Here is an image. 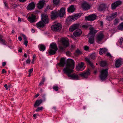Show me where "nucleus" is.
I'll use <instances>...</instances> for the list:
<instances>
[{
	"label": "nucleus",
	"instance_id": "f257e3e1",
	"mask_svg": "<svg viewBox=\"0 0 123 123\" xmlns=\"http://www.w3.org/2000/svg\"><path fill=\"white\" fill-rule=\"evenodd\" d=\"M74 67V62L72 59H68L67 62L65 67L63 70L65 74H67L68 76L73 79L79 80V76L76 74H72L73 72V69Z\"/></svg>",
	"mask_w": 123,
	"mask_h": 123
},
{
	"label": "nucleus",
	"instance_id": "f03ea898",
	"mask_svg": "<svg viewBox=\"0 0 123 123\" xmlns=\"http://www.w3.org/2000/svg\"><path fill=\"white\" fill-rule=\"evenodd\" d=\"M42 20L43 22L40 21L37 23L36 25L37 27L43 28L45 25V24L49 23V19L47 15L45 14L42 15Z\"/></svg>",
	"mask_w": 123,
	"mask_h": 123
},
{
	"label": "nucleus",
	"instance_id": "7ed1b4c3",
	"mask_svg": "<svg viewBox=\"0 0 123 123\" xmlns=\"http://www.w3.org/2000/svg\"><path fill=\"white\" fill-rule=\"evenodd\" d=\"M108 69H103L100 71L99 77L102 81L106 79L108 76Z\"/></svg>",
	"mask_w": 123,
	"mask_h": 123
},
{
	"label": "nucleus",
	"instance_id": "20e7f679",
	"mask_svg": "<svg viewBox=\"0 0 123 123\" xmlns=\"http://www.w3.org/2000/svg\"><path fill=\"white\" fill-rule=\"evenodd\" d=\"M62 43V45H60L59 46V48L61 50H63L66 47H67L69 45L68 41L67 39L65 38H62L61 40Z\"/></svg>",
	"mask_w": 123,
	"mask_h": 123
},
{
	"label": "nucleus",
	"instance_id": "39448f33",
	"mask_svg": "<svg viewBox=\"0 0 123 123\" xmlns=\"http://www.w3.org/2000/svg\"><path fill=\"white\" fill-rule=\"evenodd\" d=\"M50 47L51 49H50L49 51V54L51 55L54 54L57 50L56 44L55 43H53L50 44Z\"/></svg>",
	"mask_w": 123,
	"mask_h": 123
},
{
	"label": "nucleus",
	"instance_id": "423d86ee",
	"mask_svg": "<svg viewBox=\"0 0 123 123\" xmlns=\"http://www.w3.org/2000/svg\"><path fill=\"white\" fill-rule=\"evenodd\" d=\"M96 58V56L95 53H92L91 54L89 57H86L85 58V61L87 62L92 68H94V66L93 64L92 63L91 59H94Z\"/></svg>",
	"mask_w": 123,
	"mask_h": 123
},
{
	"label": "nucleus",
	"instance_id": "0eeeda50",
	"mask_svg": "<svg viewBox=\"0 0 123 123\" xmlns=\"http://www.w3.org/2000/svg\"><path fill=\"white\" fill-rule=\"evenodd\" d=\"M61 25L59 23L55 24L51 26V29L54 31L56 32L59 31L62 28Z\"/></svg>",
	"mask_w": 123,
	"mask_h": 123
},
{
	"label": "nucleus",
	"instance_id": "6e6552de",
	"mask_svg": "<svg viewBox=\"0 0 123 123\" xmlns=\"http://www.w3.org/2000/svg\"><path fill=\"white\" fill-rule=\"evenodd\" d=\"M90 70L88 69L86 71L80 73L79 75L84 78H87L90 74Z\"/></svg>",
	"mask_w": 123,
	"mask_h": 123
},
{
	"label": "nucleus",
	"instance_id": "1a4fd4ad",
	"mask_svg": "<svg viewBox=\"0 0 123 123\" xmlns=\"http://www.w3.org/2000/svg\"><path fill=\"white\" fill-rule=\"evenodd\" d=\"M84 63L81 62L78 64L77 66H76V69L77 71H81L83 70L85 67L84 66Z\"/></svg>",
	"mask_w": 123,
	"mask_h": 123
},
{
	"label": "nucleus",
	"instance_id": "9d476101",
	"mask_svg": "<svg viewBox=\"0 0 123 123\" xmlns=\"http://www.w3.org/2000/svg\"><path fill=\"white\" fill-rule=\"evenodd\" d=\"M104 37V35L102 33L98 34L96 37V41L97 43H99Z\"/></svg>",
	"mask_w": 123,
	"mask_h": 123
},
{
	"label": "nucleus",
	"instance_id": "9b49d317",
	"mask_svg": "<svg viewBox=\"0 0 123 123\" xmlns=\"http://www.w3.org/2000/svg\"><path fill=\"white\" fill-rule=\"evenodd\" d=\"M96 15L94 14H91L87 17H86L85 19L86 20L89 21H93L96 18Z\"/></svg>",
	"mask_w": 123,
	"mask_h": 123
},
{
	"label": "nucleus",
	"instance_id": "f8f14e48",
	"mask_svg": "<svg viewBox=\"0 0 123 123\" xmlns=\"http://www.w3.org/2000/svg\"><path fill=\"white\" fill-rule=\"evenodd\" d=\"M58 12V16L60 17H63L65 14V9L64 8H61L59 11H57Z\"/></svg>",
	"mask_w": 123,
	"mask_h": 123
},
{
	"label": "nucleus",
	"instance_id": "ddd939ff",
	"mask_svg": "<svg viewBox=\"0 0 123 123\" xmlns=\"http://www.w3.org/2000/svg\"><path fill=\"white\" fill-rule=\"evenodd\" d=\"M122 3L121 1H117L112 3L111 5L112 8L113 9H115L116 7L121 5Z\"/></svg>",
	"mask_w": 123,
	"mask_h": 123
},
{
	"label": "nucleus",
	"instance_id": "4468645a",
	"mask_svg": "<svg viewBox=\"0 0 123 123\" xmlns=\"http://www.w3.org/2000/svg\"><path fill=\"white\" fill-rule=\"evenodd\" d=\"M79 24H74L72 25L69 28V31L70 32L73 31L74 30L79 28Z\"/></svg>",
	"mask_w": 123,
	"mask_h": 123
},
{
	"label": "nucleus",
	"instance_id": "2eb2a0df",
	"mask_svg": "<svg viewBox=\"0 0 123 123\" xmlns=\"http://www.w3.org/2000/svg\"><path fill=\"white\" fill-rule=\"evenodd\" d=\"M28 19L31 23H33L36 21V17L34 15L31 14L28 17Z\"/></svg>",
	"mask_w": 123,
	"mask_h": 123
},
{
	"label": "nucleus",
	"instance_id": "dca6fc26",
	"mask_svg": "<svg viewBox=\"0 0 123 123\" xmlns=\"http://www.w3.org/2000/svg\"><path fill=\"white\" fill-rule=\"evenodd\" d=\"M51 18L52 19H54L58 16V12L56 10L53 11L51 12Z\"/></svg>",
	"mask_w": 123,
	"mask_h": 123
},
{
	"label": "nucleus",
	"instance_id": "f3484780",
	"mask_svg": "<svg viewBox=\"0 0 123 123\" xmlns=\"http://www.w3.org/2000/svg\"><path fill=\"white\" fill-rule=\"evenodd\" d=\"M81 7L83 9L86 10L90 9V7L89 4L86 2H85L82 4Z\"/></svg>",
	"mask_w": 123,
	"mask_h": 123
},
{
	"label": "nucleus",
	"instance_id": "a211bd4d",
	"mask_svg": "<svg viewBox=\"0 0 123 123\" xmlns=\"http://www.w3.org/2000/svg\"><path fill=\"white\" fill-rule=\"evenodd\" d=\"M35 7V4L34 2L30 3L27 7V8L28 10H31L34 9Z\"/></svg>",
	"mask_w": 123,
	"mask_h": 123
},
{
	"label": "nucleus",
	"instance_id": "6ab92c4d",
	"mask_svg": "<svg viewBox=\"0 0 123 123\" xmlns=\"http://www.w3.org/2000/svg\"><path fill=\"white\" fill-rule=\"evenodd\" d=\"M90 32L88 34V36L92 35H94V34L97 33L98 31L97 30L94 29L93 27H90L89 28Z\"/></svg>",
	"mask_w": 123,
	"mask_h": 123
},
{
	"label": "nucleus",
	"instance_id": "aec40b11",
	"mask_svg": "<svg viewBox=\"0 0 123 123\" xmlns=\"http://www.w3.org/2000/svg\"><path fill=\"white\" fill-rule=\"evenodd\" d=\"M65 63V60L64 58H63L61 59L60 62L58 63V65L60 67H63L64 66Z\"/></svg>",
	"mask_w": 123,
	"mask_h": 123
},
{
	"label": "nucleus",
	"instance_id": "412c9836",
	"mask_svg": "<svg viewBox=\"0 0 123 123\" xmlns=\"http://www.w3.org/2000/svg\"><path fill=\"white\" fill-rule=\"evenodd\" d=\"M106 4H101L98 8V10L100 11L105 10L106 8Z\"/></svg>",
	"mask_w": 123,
	"mask_h": 123
},
{
	"label": "nucleus",
	"instance_id": "4be33fe9",
	"mask_svg": "<svg viewBox=\"0 0 123 123\" xmlns=\"http://www.w3.org/2000/svg\"><path fill=\"white\" fill-rule=\"evenodd\" d=\"M81 33L82 32L81 30L80 29H78L74 32L73 35L74 36L76 37H78L81 35Z\"/></svg>",
	"mask_w": 123,
	"mask_h": 123
},
{
	"label": "nucleus",
	"instance_id": "5701e85b",
	"mask_svg": "<svg viewBox=\"0 0 123 123\" xmlns=\"http://www.w3.org/2000/svg\"><path fill=\"white\" fill-rule=\"evenodd\" d=\"M44 3V1L43 0L41 1L38 3L37 7L39 9L42 8L43 6Z\"/></svg>",
	"mask_w": 123,
	"mask_h": 123
},
{
	"label": "nucleus",
	"instance_id": "b1692460",
	"mask_svg": "<svg viewBox=\"0 0 123 123\" xmlns=\"http://www.w3.org/2000/svg\"><path fill=\"white\" fill-rule=\"evenodd\" d=\"M90 36V37L89 38V42L91 44H92L94 42V35H91Z\"/></svg>",
	"mask_w": 123,
	"mask_h": 123
},
{
	"label": "nucleus",
	"instance_id": "393cba45",
	"mask_svg": "<svg viewBox=\"0 0 123 123\" xmlns=\"http://www.w3.org/2000/svg\"><path fill=\"white\" fill-rule=\"evenodd\" d=\"M122 64L121 61L119 59H117L116 61L115 66L117 68H118Z\"/></svg>",
	"mask_w": 123,
	"mask_h": 123
},
{
	"label": "nucleus",
	"instance_id": "a878e982",
	"mask_svg": "<svg viewBox=\"0 0 123 123\" xmlns=\"http://www.w3.org/2000/svg\"><path fill=\"white\" fill-rule=\"evenodd\" d=\"M42 100L41 99L40 100H36L35 104L34 105V106L36 107L37 106H39L42 103Z\"/></svg>",
	"mask_w": 123,
	"mask_h": 123
},
{
	"label": "nucleus",
	"instance_id": "bb28decb",
	"mask_svg": "<svg viewBox=\"0 0 123 123\" xmlns=\"http://www.w3.org/2000/svg\"><path fill=\"white\" fill-rule=\"evenodd\" d=\"M75 10V8H74V5H72L68 8V12L72 13L74 12Z\"/></svg>",
	"mask_w": 123,
	"mask_h": 123
},
{
	"label": "nucleus",
	"instance_id": "cd10ccee",
	"mask_svg": "<svg viewBox=\"0 0 123 123\" xmlns=\"http://www.w3.org/2000/svg\"><path fill=\"white\" fill-rule=\"evenodd\" d=\"M82 14L81 13H77L75 14L73 16V18L74 19V20H75L77 19L78 18L80 17Z\"/></svg>",
	"mask_w": 123,
	"mask_h": 123
},
{
	"label": "nucleus",
	"instance_id": "c85d7f7f",
	"mask_svg": "<svg viewBox=\"0 0 123 123\" xmlns=\"http://www.w3.org/2000/svg\"><path fill=\"white\" fill-rule=\"evenodd\" d=\"M107 51V49L106 48H101L100 49V51H99V53L102 55L103 54V53H105Z\"/></svg>",
	"mask_w": 123,
	"mask_h": 123
},
{
	"label": "nucleus",
	"instance_id": "c756f323",
	"mask_svg": "<svg viewBox=\"0 0 123 123\" xmlns=\"http://www.w3.org/2000/svg\"><path fill=\"white\" fill-rule=\"evenodd\" d=\"M38 47L39 50L42 51H43L45 49V46L42 44H40L39 45Z\"/></svg>",
	"mask_w": 123,
	"mask_h": 123
},
{
	"label": "nucleus",
	"instance_id": "7c9ffc66",
	"mask_svg": "<svg viewBox=\"0 0 123 123\" xmlns=\"http://www.w3.org/2000/svg\"><path fill=\"white\" fill-rule=\"evenodd\" d=\"M117 28L119 30H123V22L121 23L118 26Z\"/></svg>",
	"mask_w": 123,
	"mask_h": 123
},
{
	"label": "nucleus",
	"instance_id": "2f4dec72",
	"mask_svg": "<svg viewBox=\"0 0 123 123\" xmlns=\"http://www.w3.org/2000/svg\"><path fill=\"white\" fill-rule=\"evenodd\" d=\"M81 54V52L78 49H77L75 51V55L76 56H78V55Z\"/></svg>",
	"mask_w": 123,
	"mask_h": 123
},
{
	"label": "nucleus",
	"instance_id": "473e14b6",
	"mask_svg": "<svg viewBox=\"0 0 123 123\" xmlns=\"http://www.w3.org/2000/svg\"><path fill=\"white\" fill-rule=\"evenodd\" d=\"M107 65L106 62L105 61H102L100 63V66L103 67L106 66Z\"/></svg>",
	"mask_w": 123,
	"mask_h": 123
},
{
	"label": "nucleus",
	"instance_id": "72a5a7b5",
	"mask_svg": "<svg viewBox=\"0 0 123 123\" xmlns=\"http://www.w3.org/2000/svg\"><path fill=\"white\" fill-rule=\"evenodd\" d=\"M117 13L116 12L112 13L111 15L112 18V19L115 18L117 16Z\"/></svg>",
	"mask_w": 123,
	"mask_h": 123
},
{
	"label": "nucleus",
	"instance_id": "f704fd0d",
	"mask_svg": "<svg viewBox=\"0 0 123 123\" xmlns=\"http://www.w3.org/2000/svg\"><path fill=\"white\" fill-rule=\"evenodd\" d=\"M60 2L59 0H53V3L55 5H58Z\"/></svg>",
	"mask_w": 123,
	"mask_h": 123
},
{
	"label": "nucleus",
	"instance_id": "c9c22d12",
	"mask_svg": "<svg viewBox=\"0 0 123 123\" xmlns=\"http://www.w3.org/2000/svg\"><path fill=\"white\" fill-rule=\"evenodd\" d=\"M106 19L108 21L111 20L112 19L111 15L107 16L106 18Z\"/></svg>",
	"mask_w": 123,
	"mask_h": 123
},
{
	"label": "nucleus",
	"instance_id": "e433bc0d",
	"mask_svg": "<svg viewBox=\"0 0 123 123\" xmlns=\"http://www.w3.org/2000/svg\"><path fill=\"white\" fill-rule=\"evenodd\" d=\"M53 88L55 91H57L58 90L59 87L57 86H53Z\"/></svg>",
	"mask_w": 123,
	"mask_h": 123
},
{
	"label": "nucleus",
	"instance_id": "4c0bfd02",
	"mask_svg": "<svg viewBox=\"0 0 123 123\" xmlns=\"http://www.w3.org/2000/svg\"><path fill=\"white\" fill-rule=\"evenodd\" d=\"M43 108V107H38L36 110V111L37 112L39 111L40 110H42Z\"/></svg>",
	"mask_w": 123,
	"mask_h": 123
},
{
	"label": "nucleus",
	"instance_id": "58836bf2",
	"mask_svg": "<svg viewBox=\"0 0 123 123\" xmlns=\"http://www.w3.org/2000/svg\"><path fill=\"white\" fill-rule=\"evenodd\" d=\"M88 25H83L82 26V28L86 29L88 27Z\"/></svg>",
	"mask_w": 123,
	"mask_h": 123
},
{
	"label": "nucleus",
	"instance_id": "ea45409f",
	"mask_svg": "<svg viewBox=\"0 0 123 123\" xmlns=\"http://www.w3.org/2000/svg\"><path fill=\"white\" fill-rule=\"evenodd\" d=\"M118 19L117 18H116L114 21V25H116L118 22Z\"/></svg>",
	"mask_w": 123,
	"mask_h": 123
},
{
	"label": "nucleus",
	"instance_id": "a19ab883",
	"mask_svg": "<svg viewBox=\"0 0 123 123\" xmlns=\"http://www.w3.org/2000/svg\"><path fill=\"white\" fill-rule=\"evenodd\" d=\"M73 17L72 16H71L68 17V19L70 21H72L73 20H74V19L73 18Z\"/></svg>",
	"mask_w": 123,
	"mask_h": 123
},
{
	"label": "nucleus",
	"instance_id": "79ce46f5",
	"mask_svg": "<svg viewBox=\"0 0 123 123\" xmlns=\"http://www.w3.org/2000/svg\"><path fill=\"white\" fill-rule=\"evenodd\" d=\"M0 41H1L3 44H5L4 40L1 38V37H0Z\"/></svg>",
	"mask_w": 123,
	"mask_h": 123
},
{
	"label": "nucleus",
	"instance_id": "37998d69",
	"mask_svg": "<svg viewBox=\"0 0 123 123\" xmlns=\"http://www.w3.org/2000/svg\"><path fill=\"white\" fill-rule=\"evenodd\" d=\"M12 5L13 6V8L15 9L16 7H17V5L15 4L14 3H12Z\"/></svg>",
	"mask_w": 123,
	"mask_h": 123
},
{
	"label": "nucleus",
	"instance_id": "c03bdc74",
	"mask_svg": "<svg viewBox=\"0 0 123 123\" xmlns=\"http://www.w3.org/2000/svg\"><path fill=\"white\" fill-rule=\"evenodd\" d=\"M31 62V60L29 58H28L26 61V63L27 64H30Z\"/></svg>",
	"mask_w": 123,
	"mask_h": 123
},
{
	"label": "nucleus",
	"instance_id": "a18cd8bd",
	"mask_svg": "<svg viewBox=\"0 0 123 123\" xmlns=\"http://www.w3.org/2000/svg\"><path fill=\"white\" fill-rule=\"evenodd\" d=\"M28 43V41L27 40H25L24 42V44L26 46H27V45Z\"/></svg>",
	"mask_w": 123,
	"mask_h": 123
},
{
	"label": "nucleus",
	"instance_id": "49530a36",
	"mask_svg": "<svg viewBox=\"0 0 123 123\" xmlns=\"http://www.w3.org/2000/svg\"><path fill=\"white\" fill-rule=\"evenodd\" d=\"M22 36L24 38V40H27V37L25 35H24L23 34H22Z\"/></svg>",
	"mask_w": 123,
	"mask_h": 123
},
{
	"label": "nucleus",
	"instance_id": "de8ad7c7",
	"mask_svg": "<svg viewBox=\"0 0 123 123\" xmlns=\"http://www.w3.org/2000/svg\"><path fill=\"white\" fill-rule=\"evenodd\" d=\"M6 8V9H7L8 8V6L7 3L6 2H4Z\"/></svg>",
	"mask_w": 123,
	"mask_h": 123
},
{
	"label": "nucleus",
	"instance_id": "09e8293b",
	"mask_svg": "<svg viewBox=\"0 0 123 123\" xmlns=\"http://www.w3.org/2000/svg\"><path fill=\"white\" fill-rule=\"evenodd\" d=\"M123 41V39L122 38H121L119 40V42L120 44H121V43Z\"/></svg>",
	"mask_w": 123,
	"mask_h": 123
},
{
	"label": "nucleus",
	"instance_id": "8fccbe9b",
	"mask_svg": "<svg viewBox=\"0 0 123 123\" xmlns=\"http://www.w3.org/2000/svg\"><path fill=\"white\" fill-rule=\"evenodd\" d=\"M71 54V53L69 51H68L66 52V55L68 56L70 55Z\"/></svg>",
	"mask_w": 123,
	"mask_h": 123
},
{
	"label": "nucleus",
	"instance_id": "3c124183",
	"mask_svg": "<svg viewBox=\"0 0 123 123\" xmlns=\"http://www.w3.org/2000/svg\"><path fill=\"white\" fill-rule=\"evenodd\" d=\"M42 98H43V100H42L43 101H45L46 100V98H45V95H43L42 96Z\"/></svg>",
	"mask_w": 123,
	"mask_h": 123
},
{
	"label": "nucleus",
	"instance_id": "603ef678",
	"mask_svg": "<svg viewBox=\"0 0 123 123\" xmlns=\"http://www.w3.org/2000/svg\"><path fill=\"white\" fill-rule=\"evenodd\" d=\"M84 49L86 51H87L89 49V47L87 46H86L84 47Z\"/></svg>",
	"mask_w": 123,
	"mask_h": 123
},
{
	"label": "nucleus",
	"instance_id": "864d4df0",
	"mask_svg": "<svg viewBox=\"0 0 123 123\" xmlns=\"http://www.w3.org/2000/svg\"><path fill=\"white\" fill-rule=\"evenodd\" d=\"M43 83H44V81H41V82H40V83L39 84V85L40 86H41L43 84Z\"/></svg>",
	"mask_w": 123,
	"mask_h": 123
},
{
	"label": "nucleus",
	"instance_id": "5fc2aeb1",
	"mask_svg": "<svg viewBox=\"0 0 123 123\" xmlns=\"http://www.w3.org/2000/svg\"><path fill=\"white\" fill-rule=\"evenodd\" d=\"M106 55L107 56H109V57H111V54L109 53H107Z\"/></svg>",
	"mask_w": 123,
	"mask_h": 123
},
{
	"label": "nucleus",
	"instance_id": "6e6d98bb",
	"mask_svg": "<svg viewBox=\"0 0 123 123\" xmlns=\"http://www.w3.org/2000/svg\"><path fill=\"white\" fill-rule=\"evenodd\" d=\"M4 87H5L6 88V90H7L8 88V87L7 86V84H5L4 85Z\"/></svg>",
	"mask_w": 123,
	"mask_h": 123
},
{
	"label": "nucleus",
	"instance_id": "4d7b16f0",
	"mask_svg": "<svg viewBox=\"0 0 123 123\" xmlns=\"http://www.w3.org/2000/svg\"><path fill=\"white\" fill-rule=\"evenodd\" d=\"M33 68L30 69L29 71V72L30 73H32L33 71Z\"/></svg>",
	"mask_w": 123,
	"mask_h": 123
},
{
	"label": "nucleus",
	"instance_id": "13d9d810",
	"mask_svg": "<svg viewBox=\"0 0 123 123\" xmlns=\"http://www.w3.org/2000/svg\"><path fill=\"white\" fill-rule=\"evenodd\" d=\"M2 72V73H6V72L5 70L4 69H3Z\"/></svg>",
	"mask_w": 123,
	"mask_h": 123
},
{
	"label": "nucleus",
	"instance_id": "bf43d9fd",
	"mask_svg": "<svg viewBox=\"0 0 123 123\" xmlns=\"http://www.w3.org/2000/svg\"><path fill=\"white\" fill-rule=\"evenodd\" d=\"M100 23L101 26H102L103 24V21H100Z\"/></svg>",
	"mask_w": 123,
	"mask_h": 123
},
{
	"label": "nucleus",
	"instance_id": "052dcab7",
	"mask_svg": "<svg viewBox=\"0 0 123 123\" xmlns=\"http://www.w3.org/2000/svg\"><path fill=\"white\" fill-rule=\"evenodd\" d=\"M18 40L20 41H21L22 40V38L21 37H18Z\"/></svg>",
	"mask_w": 123,
	"mask_h": 123
},
{
	"label": "nucleus",
	"instance_id": "680f3d73",
	"mask_svg": "<svg viewBox=\"0 0 123 123\" xmlns=\"http://www.w3.org/2000/svg\"><path fill=\"white\" fill-rule=\"evenodd\" d=\"M39 95V93H37L35 96V97L36 98Z\"/></svg>",
	"mask_w": 123,
	"mask_h": 123
},
{
	"label": "nucleus",
	"instance_id": "e2e57ef3",
	"mask_svg": "<svg viewBox=\"0 0 123 123\" xmlns=\"http://www.w3.org/2000/svg\"><path fill=\"white\" fill-rule=\"evenodd\" d=\"M6 63L5 62H3L2 63V66H4L6 65Z\"/></svg>",
	"mask_w": 123,
	"mask_h": 123
},
{
	"label": "nucleus",
	"instance_id": "0e129e2a",
	"mask_svg": "<svg viewBox=\"0 0 123 123\" xmlns=\"http://www.w3.org/2000/svg\"><path fill=\"white\" fill-rule=\"evenodd\" d=\"M19 1L21 2H24L26 0H19Z\"/></svg>",
	"mask_w": 123,
	"mask_h": 123
},
{
	"label": "nucleus",
	"instance_id": "69168bd1",
	"mask_svg": "<svg viewBox=\"0 0 123 123\" xmlns=\"http://www.w3.org/2000/svg\"><path fill=\"white\" fill-rule=\"evenodd\" d=\"M31 31L32 33H34L35 32V30L34 29H31Z\"/></svg>",
	"mask_w": 123,
	"mask_h": 123
},
{
	"label": "nucleus",
	"instance_id": "338daca9",
	"mask_svg": "<svg viewBox=\"0 0 123 123\" xmlns=\"http://www.w3.org/2000/svg\"><path fill=\"white\" fill-rule=\"evenodd\" d=\"M21 18L20 17H19L18 18V21H21Z\"/></svg>",
	"mask_w": 123,
	"mask_h": 123
},
{
	"label": "nucleus",
	"instance_id": "774afa93",
	"mask_svg": "<svg viewBox=\"0 0 123 123\" xmlns=\"http://www.w3.org/2000/svg\"><path fill=\"white\" fill-rule=\"evenodd\" d=\"M24 56L26 58L27 57L26 54L25 53L24 55Z\"/></svg>",
	"mask_w": 123,
	"mask_h": 123
}]
</instances>
